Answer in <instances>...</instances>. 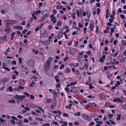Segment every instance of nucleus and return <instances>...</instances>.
I'll list each match as a JSON object with an SVG mask.
<instances>
[{
	"label": "nucleus",
	"instance_id": "1",
	"mask_svg": "<svg viewBox=\"0 0 126 126\" xmlns=\"http://www.w3.org/2000/svg\"><path fill=\"white\" fill-rule=\"evenodd\" d=\"M26 96L25 95H16L14 96V98L17 99L18 100H23L24 98H26Z\"/></svg>",
	"mask_w": 126,
	"mask_h": 126
},
{
	"label": "nucleus",
	"instance_id": "2",
	"mask_svg": "<svg viewBox=\"0 0 126 126\" xmlns=\"http://www.w3.org/2000/svg\"><path fill=\"white\" fill-rule=\"evenodd\" d=\"M81 116L84 118L87 121H90L92 120V119L86 114H82L81 115Z\"/></svg>",
	"mask_w": 126,
	"mask_h": 126
},
{
	"label": "nucleus",
	"instance_id": "3",
	"mask_svg": "<svg viewBox=\"0 0 126 126\" xmlns=\"http://www.w3.org/2000/svg\"><path fill=\"white\" fill-rule=\"evenodd\" d=\"M6 35H5L3 36L0 37V43H3L5 41H7L6 38L7 37Z\"/></svg>",
	"mask_w": 126,
	"mask_h": 126
},
{
	"label": "nucleus",
	"instance_id": "4",
	"mask_svg": "<svg viewBox=\"0 0 126 126\" xmlns=\"http://www.w3.org/2000/svg\"><path fill=\"white\" fill-rule=\"evenodd\" d=\"M42 14L43 15L45 16H49V11L47 10H44L43 12L42 13Z\"/></svg>",
	"mask_w": 126,
	"mask_h": 126
},
{
	"label": "nucleus",
	"instance_id": "5",
	"mask_svg": "<svg viewBox=\"0 0 126 126\" xmlns=\"http://www.w3.org/2000/svg\"><path fill=\"white\" fill-rule=\"evenodd\" d=\"M50 64L48 63H45V66L44 67L45 70L47 71H48L50 68H49Z\"/></svg>",
	"mask_w": 126,
	"mask_h": 126
},
{
	"label": "nucleus",
	"instance_id": "6",
	"mask_svg": "<svg viewBox=\"0 0 126 126\" xmlns=\"http://www.w3.org/2000/svg\"><path fill=\"white\" fill-rule=\"evenodd\" d=\"M18 126H24V122L21 120L19 119L18 121L16 122Z\"/></svg>",
	"mask_w": 126,
	"mask_h": 126
},
{
	"label": "nucleus",
	"instance_id": "7",
	"mask_svg": "<svg viewBox=\"0 0 126 126\" xmlns=\"http://www.w3.org/2000/svg\"><path fill=\"white\" fill-rule=\"evenodd\" d=\"M106 57V56L105 55H102V57L100 58V59L99 60V62H101V63H103L104 62V60L105 59Z\"/></svg>",
	"mask_w": 126,
	"mask_h": 126
},
{
	"label": "nucleus",
	"instance_id": "8",
	"mask_svg": "<svg viewBox=\"0 0 126 126\" xmlns=\"http://www.w3.org/2000/svg\"><path fill=\"white\" fill-rule=\"evenodd\" d=\"M63 31L61 30V31L60 30L59 31V32L58 34V39H60L61 38L63 35Z\"/></svg>",
	"mask_w": 126,
	"mask_h": 126
},
{
	"label": "nucleus",
	"instance_id": "9",
	"mask_svg": "<svg viewBox=\"0 0 126 126\" xmlns=\"http://www.w3.org/2000/svg\"><path fill=\"white\" fill-rule=\"evenodd\" d=\"M10 28L8 26L6 25L5 28L4 30L5 32L7 33H9L10 32Z\"/></svg>",
	"mask_w": 126,
	"mask_h": 126
},
{
	"label": "nucleus",
	"instance_id": "10",
	"mask_svg": "<svg viewBox=\"0 0 126 126\" xmlns=\"http://www.w3.org/2000/svg\"><path fill=\"white\" fill-rule=\"evenodd\" d=\"M53 58H49L48 60L46 61L45 62L47 63H48L49 64H50V63L53 61Z\"/></svg>",
	"mask_w": 126,
	"mask_h": 126
},
{
	"label": "nucleus",
	"instance_id": "11",
	"mask_svg": "<svg viewBox=\"0 0 126 126\" xmlns=\"http://www.w3.org/2000/svg\"><path fill=\"white\" fill-rule=\"evenodd\" d=\"M29 106L32 108L34 109L36 108H38L37 106L35 104H29Z\"/></svg>",
	"mask_w": 126,
	"mask_h": 126
},
{
	"label": "nucleus",
	"instance_id": "12",
	"mask_svg": "<svg viewBox=\"0 0 126 126\" xmlns=\"http://www.w3.org/2000/svg\"><path fill=\"white\" fill-rule=\"evenodd\" d=\"M20 66L21 67V70L23 71H25V69L27 70V72L28 71V70L27 68L23 66L22 65H20Z\"/></svg>",
	"mask_w": 126,
	"mask_h": 126
},
{
	"label": "nucleus",
	"instance_id": "13",
	"mask_svg": "<svg viewBox=\"0 0 126 126\" xmlns=\"http://www.w3.org/2000/svg\"><path fill=\"white\" fill-rule=\"evenodd\" d=\"M20 82L19 83L21 85H23L25 84V80L22 79H20Z\"/></svg>",
	"mask_w": 126,
	"mask_h": 126
},
{
	"label": "nucleus",
	"instance_id": "14",
	"mask_svg": "<svg viewBox=\"0 0 126 126\" xmlns=\"http://www.w3.org/2000/svg\"><path fill=\"white\" fill-rule=\"evenodd\" d=\"M113 101L115 102H121V99L119 98H116L113 100Z\"/></svg>",
	"mask_w": 126,
	"mask_h": 126
},
{
	"label": "nucleus",
	"instance_id": "15",
	"mask_svg": "<svg viewBox=\"0 0 126 126\" xmlns=\"http://www.w3.org/2000/svg\"><path fill=\"white\" fill-rule=\"evenodd\" d=\"M16 28H15V26H14V29L16 28L17 29L19 30H22L23 29V28L22 27V26H16Z\"/></svg>",
	"mask_w": 126,
	"mask_h": 126
},
{
	"label": "nucleus",
	"instance_id": "16",
	"mask_svg": "<svg viewBox=\"0 0 126 126\" xmlns=\"http://www.w3.org/2000/svg\"><path fill=\"white\" fill-rule=\"evenodd\" d=\"M91 105L93 107H94L96 109H97L98 108V106L95 103H92Z\"/></svg>",
	"mask_w": 126,
	"mask_h": 126
},
{
	"label": "nucleus",
	"instance_id": "17",
	"mask_svg": "<svg viewBox=\"0 0 126 126\" xmlns=\"http://www.w3.org/2000/svg\"><path fill=\"white\" fill-rule=\"evenodd\" d=\"M71 70L69 68H67L65 69V72L66 73H69L71 72Z\"/></svg>",
	"mask_w": 126,
	"mask_h": 126
},
{
	"label": "nucleus",
	"instance_id": "18",
	"mask_svg": "<svg viewBox=\"0 0 126 126\" xmlns=\"http://www.w3.org/2000/svg\"><path fill=\"white\" fill-rule=\"evenodd\" d=\"M10 79V78L8 79L6 78H4L2 79V81L3 82H6L8 81Z\"/></svg>",
	"mask_w": 126,
	"mask_h": 126
},
{
	"label": "nucleus",
	"instance_id": "19",
	"mask_svg": "<svg viewBox=\"0 0 126 126\" xmlns=\"http://www.w3.org/2000/svg\"><path fill=\"white\" fill-rule=\"evenodd\" d=\"M94 27V23H91L90 24V28L91 30L92 31L93 30Z\"/></svg>",
	"mask_w": 126,
	"mask_h": 126
},
{
	"label": "nucleus",
	"instance_id": "20",
	"mask_svg": "<svg viewBox=\"0 0 126 126\" xmlns=\"http://www.w3.org/2000/svg\"><path fill=\"white\" fill-rule=\"evenodd\" d=\"M8 102L11 103H15L16 101L14 99H12L10 100H9Z\"/></svg>",
	"mask_w": 126,
	"mask_h": 126
},
{
	"label": "nucleus",
	"instance_id": "21",
	"mask_svg": "<svg viewBox=\"0 0 126 126\" xmlns=\"http://www.w3.org/2000/svg\"><path fill=\"white\" fill-rule=\"evenodd\" d=\"M16 33L15 32H13L11 34V40H12L14 38V36L15 34Z\"/></svg>",
	"mask_w": 126,
	"mask_h": 126
},
{
	"label": "nucleus",
	"instance_id": "22",
	"mask_svg": "<svg viewBox=\"0 0 126 126\" xmlns=\"http://www.w3.org/2000/svg\"><path fill=\"white\" fill-rule=\"evenodd\" d=\"M99 97L100 98L103 99H105L106 97V96L105 95L102 94H101L100 95Z\"/></svg>",
	"mask_w": 126,
	"mask_h": 126
},
{
	"label": "nucleus",
	"instance_id": "23",
	"mask_svg": "<svg viewBox=\"0 0 126 126\" xmlns=\"http://www.w3.org/2000/svg\"><path fill=\"white\" fill-rule=\"evenodd\" d=\"M31 79L33 81H37V79L36 77L35 76H33L31 78Z\"/></svg>",
	"mask_w": 126,
	"mask_h": 126
},
{
	"label": "nucleus",
	"instance_id": "24",
	"mask_svg": "<svg viewBox=\"0 0 126 126\" xmlns=\"http://www.w3.org/2000/svg\"><path fill=\"white\" fill-rule=\"evenodd\" d=\"M108 61H112V58L110 56H108L107 58Z\"/></svg>",
	"mask_w": 126,
	"mask_h": 126
},
{
	"label": "nucleus",
	"instance_id": "25",
	"mask_svg": "<svg viewBox=\"0 0 126 126\" xmlns=\"http://www.w3.org/2000/svg\"><path fill=\"white\" fill-rule=\"evenodd\" d=\"M121 84V83L119 81H117L116 83L115 84V86L116 87H117L119 86Z\"/></svg>",
	"mask_w": 126,
	"mask_h": 126
},
{
	"label": "nucleus",
	"instance_id": "26",
	"mask_svg": "<svg viewBox=\"0 0 126 126\" xmlns=\"http://www.w3.org/2000/svg\"><path fill=\"white\" fill-rule=\"evenodd\" d=\"M73 51V49H70L69 50V51L70 54H73L74 53V52Z\"/></svg>",
	"mask_w": 126,
	"mask_h": 126
},
{
	"label": "nucleus",
	"instance_id": "27",
	"mask_svg": "<svg viewBox=\"0 0 126 126\" xmlns=\"http://www.w3.org/2000/svg\"><path fill=\"white\" fill-rule=\"evenodd\" d=\"M116 28V27H115L114 28H111L110 29V31L111 32H114V31L115 29Z\"/></svg>",
	"mask_w": 126,
	"mask_h": 126
},
{
	"label": "nucleus",
	"instance_id": "28",
	"mask_svg": "<svg viewBox=\"0 0 126 126\" xmlns=\"http://www.w3.org/2000/svg\"><path fill=\"white\" fill-rule=\"evenodd\" d=\"M121 42L124 46L126 45V40H122Z\"/></svg>",
	"mask_w": 126,
	"mask_h": 126
},
{
	"label": "nucleus",
	"instance_id": "29",
	"mask_svg": "<svg viewBox=\"0 0 126 126\" xmlns=\"http://www.w3.org/2000/svg\"><path fill=\"white\" fill-rule=\"evenodd\" d=\"M76 15V13L75 12H73L72 14V17L73 18V19H75V18L76 17L75 16Z\"/></svg>",
	"mask_w": 126,
	"mask_h": 126
},
{
	"label": "nucleus",
	"instance_id": "30",
	"mask_svg": "<svg viewBox=\"0 0 126 126\" xmlns=\"http://www.w3.org/2000/svg\"><path fill=\"white\" fill-rule=\"evenodd\" d=\"M120 16L122 20L124 19L125 18V16L123 14H121Z\"/></svg>",
	"mask_w": 126,
	"mask_h": 126
},
{
	"label": "nucleus",
	"instance_id": "31",
	"mask_svg": "<svg viewBox=\"0 0 126 126\" xmlns=\"http://www.w3.org/2000/svg\"><path fill=\"white\" fill-rule=\"evenodd\" d=\"M111 105V103L109 102H108L106 103L105 104L106 106L107 107H110V106Z\"/></svg>",
	"mask_w": 126,
	"mask_h": 126
},
{
	"label": "nucleus",
	"instance_id": "32",
	"mask_svg": "<svg viewBox=\"0 0 126 126\" xmlns=\"http://www.w3.org/2000/svg\"><path fill=\"white\" fill-rule=\"evenodd\" d=\"M108 115L109 118L110 119H112V118L113 117V115L112 114H108Z\"/></svg>",
	"mask_w": 126,
	"mask_h": 126
},
{
	"label": "nucleus",
	"instance_id": "33",
	"mask_svg": "<svg viewBox=\"0 0 126 126\" xmlns=\"http://www.w3.org/2000/svg\"><path fill=\"white\" fill-rule=\"evenodd\" d=\"M57 24L58 26H61L62 25V22H60V21L58 20L57 21Z\"/></svg>",
	"mask_w": 126,
	"mask_h": 126
},
{
	"label": "nucleus",
	"instance_id": "34",
	"mask_svg": "<svg viewBox=\"0 0 126 126\" xmlns=\"http://www.w3.org/2000/svg\"><path fill=\"white\" fill-rule=\"evenodd\" d=\"M87 97L89 98H91L92 99H94L95 98V96H93V95H90L88 96H87Z\"/></svg>",
	"mask_w": 126,
	"mask_h": 126
},
{
	"label": "nucleus",
	"instance_id": "35",
	"mask_svg": "<svg viewBox=\"0 0 126 126\" xmlns=\"http://www.w3.org/2000/svg\"><path fill=\"white\" fill-rule=\"evenodd\" d=\"M88 64L87 63H85L84 64V67L86 68H88Z\"/></svg>",
	"mask_w": 126,
	"mask_h": 126
},
{
	"label": "nucleus",
	"instance_id": "36",
	"mask_svg": "<svg viewBox=\"0 0 126 126\" xmlns=\"http://www.w3.org/2000/svg\"><path fill=\"white\" fill-rule=\"evenodd\" d=\"M87 103V101L86 100H84L82 102H80V103L81 104H83V103Z\"/></svg>",
	"mask_w": 126,
	"mask_h": 126
},
{
	"label": "nucleus",
	"instance_id": "37",
	"mask_svg": "<svg viewBox=\"0 0 126 126\" xmlns=\"http://www.w3.org/2000/svg\"><path fill=\"white\" fill-rule=\"evenodd\" d=\"M3 68L5 70H6L8 71H10L11 70L10 68H8V67H3Z\"/></svg>",
	"mask_w": 126,
	"mask_h": 126
},
{
	"label": "nucleus",
	"instance_id": "38",
	"mask_svg": "<svg viewBox=\"0 0 126 126\" xmlns=\"http://www.w3.org/2000/svg\"><path fill=\"white\" fill-rule=\"evenodd\" d=\"M63 7L62 6H57L56 7V9H60L62 8Z\"/></svg>",
	"mask_w": 126,
	"mask_h": 126
},
{
	"label": "nucleus",
	"instance_id": "39",
	"mask_svg": "<svg viewBox=\"0 0 126 126\" xmlns=\"http://www.w3.org/2000/svg\"><path fill=\"white\" fill-rule=\"evenodd\" d=\"M92 84L91 83H90L89 84V88L91 89H92V88H94V86L92 85Z\"/></svg>",
	"mask_w": 126,
	"mask_h": 126
},
{
	"label": "nucleus",
	"instance_id": "40",
	"mask_svg": "<svg viewBox=\"0 0 126 126\" xmlns=\"http://www.w3.org/2000/svg\"><path fill=\"white\" fill-rule=\"evenodd\" d=\"M44 20L45 19H44V17H41V19H40V20L39 22L40 23H41V22H42L43 21H44Z\"/></svg>",
	"mask_w": 126,
	"mask_h": 126
},
{
	"label": "nucleus",
	"instance_id": "41",
	"mask_svg": "<svg viewBox=\"0 0 126 126\" xmlns=\"http://www.w3.org/2000/svg\"><path fill=\"white\" fill-rule=\"evenodd\" d=\"M8 89L10 92H11L13 90V88L12 86H10L9 87Z\"/></svg>",
	"mask_w": 126,
	"mask_h": 126
},
{
	"label": "nucleus",
	"instance_id": "42",
	"mask_svg": "<svg viewBox=\"0 0 126 126\" xmlns=\"http://www.w3.org/2000/svg\"><path fill=\"white\" fill-rule=\"evenodd\" d=\"M121 114H119V116H118L117 120V121L119 120L120 121V117L121 116Z\"/></svg>",
	"mask_w": 126,
	"mask_h": 126
},
{
	"label": "nucleus",
	"instance_id": "43",
	"mask_svg": "<svg viewBox=\"0 0 126 126\" xmlns=\"http://www.w3.org/2000/svg\"><path fill=\"white\" fill-rule=\"evenodd\" d=\"M15 90L16 91H20L21 90L19 88L16 87L15 88Z\"/></svg>",
	"mask_w": 126,
	"mask_h": 126
},
{
	"label": "nucleus",
	"instance_id": "44",
	"mask_svg": "<svg viewBox=\"0 0 126 126\" xmlns=\"http://www.w3.org/2000/svg\"><path fill=\"white\" fill-rule=\"evenodd\" d=\"M100 11V9L99 8H97V15L99 14Z\"/></svg>",
	"mask_w": 126,
	"mask_h": 126
},
{
	"label": "nucleus",
	"instance_id": "45",
	"mask_svg": "<svg viewBox=\"0 0 126 126\" xmlns=\"http://www.w3.org/2000/svg\"><path fill=\"white\" fill-rule=\"evenodd\" d=\"M38 124V123L37 122H32L31 123V125H37Z\"/></svg>",
	"mask_w": 126,
	"mask_h": 126
},
{
	"label": "nucleus",
	"instance_id": "46",
	"mask_svg": "<svg viewBox=\"0 0 126 126\" xmlns=\"http://www.w3.org/2000/svg\"><path fill=\"white\" fill-rule=\"evenodd\" d=\"M61 86V84L60 83H58L56 85V87L57 88L60 87Z\"/></svg>",
	"mask_w": 126,
	"mask_h": 126
},
{
	"label": "nucleus",
	"instance_id": "47",
	"mask_svg": "<svg viewBox=\"0 0 126 126\" xmlns=\"http://www.w3.org/2000/svg\"><path fill=\"white\" fill-rule=\"evenodd\" d=\"M50 125L49 123H45L43 125V126H49Z\"/></svg>",
	"mask_w": 126,
	"mask_h": 126
},
{
	"label": "nucleus",
	"instance_id": "48",
	"mask_svg": "<svg viewBox=\"0 0 126 126\" xmlns=\"http://www.w3.org/2000/svg\"><path fill=\"white\" fill-rule=\"evenodd\" d=\"M24 121L25 123H28L29 122V121L27 119H25L24 120Z\"/></svg>",
	"mask_w": 126,
	"mask_h": 126
},
{
	"label": "nucleus",
	"instance_id": "49",
	"mask_svg": "<svg viewBox=\"0 0 126 126\" xmlns=\"http://www.w3.org/2000/svg\"><path fill=\"white\" fill-rule=\"evenodd\" d=\"M27 30L26 29L22 31V33L23 34H25L27 32Z\"/></svg>",
	"mask_w": 126,
	"mask_h": 126
},
{
	"label": "nucleus",
	"instance_id": "50",
	"mask_svg": "<svg viewBox=\"0 0 126 126\" xmlns=\"http://www.w3.org/2000/svg\"><path fill=\"white\" fill-rule=\"evenodd\" d=\"M10 122L11 124H13L14 125H15L16 124L15 121L13 120H12Z\"/></svg>",
	"mask_w": 126,
	"mask_h": 126
},
{
	"label": "nucleus",
	"instance_id": "51",
	"mask_svg": "<svg viewBox=\"0 0 126 126\" xmlns=\"http://www.w3.org/2000/svg\"><path fill=\"white\" fill-rule=\"evenodd\" d=\"M96 123L99 124H102L103 123V122L102 121H96Z\"/></svg>",
	"mask_w": 126,
	"mask_h": 126
},
{
	"label": "nucleus",
	"instance_id": "52",
	"mask_svg": "<svg viewBox=\"0 0 126 126\" xmlns=\"http://www.w3.org/2000/svg\"><path fill=\"white\" fill-rule=\"evenodd\" d=\"M53 104H54V105H55V106H56V105L57 102L56 101V100H53Z\"/></svg>",
	"mask_w": 126,
	"mask_h": 126
},
{
	"label": "nucleus",
	"instance_id": "53",
	"mask_svg": "<svg viewBox=\"0 0 126 126\" xmlns=\"http://www.w3.org/2000/svg\"><path fill=\"white\" fill-rule=\"evenodd\" d=\"M35 83L34 82H32L31 83V84L30 85V86L32 87H34V86L33 85H34V84Z\"/></svg>",
	"mask_w": 126,
	"mask_h": 126
},
{
	"label": "nucleus",
	"instance_id": "54",
	"mask_svg": "<svg viewBox=\"0 0 126 126\" xmlns=\"http://www.w3.org/2000/svg\"><path fill=\"white\" fill-rule=\"evenodd\" d=\"M24 94L27 96V97H29L30 96V94L28 93L27 92H24Z\"/></svg>",
	"mask_w": 126,
	"mask_h": 126
},
{
	"label": "nucleus",
	"instance_id": "55",
	"mask_svg": "<svg viewBox=\"0 0 126 126\" xmlns=\"http://www.w3.org/2000/svg\"><path fill=\"white\" fill-rule=\"evenodd\" d=\"M109 121L111 122L112 125H115V123L114 121L110 120H109Z\"/></svg>",
	"mask_w": 126,
	"mask_h": 126
},
{
	"label": "nucleus",
	"instance_id": "56",
	"mask_svg": "<svg viewBox=\"0 0 126 126\" xmlns=\"http://www.w3.org/2000/svg\"><path fill=\"white\" fill-rule=\"evenodd\" d=\"M119 52L118 51L114 55V57H116L117 56Z\"/></svg>",
	"mask_w": 126,
	"mask_h": 126
},
{
	"label": "nucleus",
	"instance_id": "57",
	"mask_svg": "<svg viewBox=\"0 0 126 126\" xmlns=\"http://www.w3.org/2000/svg\"><path fill=\"white\" fill-rule=\"evenodd\" d=\"M52 99L51 98L47 99V102L50 103L51 102Z\"/></svg>",
	"mask_w": 126,
	"mask_h": 126
},
{
	"label": "nucleus",
	"instance_id": "58",
	"mask_svg": "<svg viewBox=\"0 0 126 126\" xmlns=\"http://www.w3.org/2000/svg\"><path fill=\"white\" fill-rule=\"evenodd\" d=\"M63 115H64V117H68L69 116L68 115L65 113H63Z\"/></svg>",
	"mask_w": 126,
	"mask_h": 126
},
{
	"label": "nucleus",
	"instance_id": "59",
	"mask_svg": "<svg viewBox=\"0 0 126 126\" xmlns=\"http://www.w3.org/2000/svg\"><path fill=\"white\" fill-rule=\"evenodd\" d=\"M101 4L100 3H96V6L98 7H99L100 6Z\"/></svg>",
	"mask_w": 126,
	"mask_h": 126
},
{
	"label": "nucleus",
	"instance_id": "60",
	"mask_svg": "<svg viewBox=\"0 0 126 126\" xmlns=\"http://www.w3.org/2000/svg\"><path fill=\"white\" fill-rule=\"evenodd\" d=\"M63 34L65 35L66 39H67L68 38L66 33H65V32H64Z\"/></svg>",
	"mask_w": 126,
	"mask_h": 126
},
{
	"label": "nucleus",
	"instance_id": "61",
	"mask_svg": "<svg viewBox=\"0 0 126 126\" xmlns=\"http://www.w3.org/2000/svg\"><path fill=\"white\" fill-rule=\"evenodd\" d=\"M65 67V66L63 64H62L61 65V66L60 68V69L61 70L62 69V68H63L64 67Z\"/></svg>",
	"mask_w": 126,
	"mask_h": 126
},
{
	"label": "nucleus",
	"instance_id": "62",
	"mask_svg": "<svg viewBox=\"0 0 126 126\" xmlns=\"http://www.w3.org/2000/svg\"><path fill=\"white\" fill-rule=\"evenodd\" d=\"M30 97L32 99H33L34 98V96L33 95H30Z\"/></svg>",
	"mask_w": 126,
	"mask_h": 126
},
{
	"label": "nucleus",
	"instance_id": "63",
	"mask_svg": "<svg viewBox=\"0 0 126 126\" xmlns=\"http://www.w3.org/2000/svg\"><path fill=\"white\" fill-rule=\"evenodd\" d=\"M118 12L120 13H121L123 11H122V9L121 8H119L118 10Z\"/></svg>",
	"mask_w": 126,
	"mask_h": 126
},
{
	"label": "nucleus",
	"instance_id": "64",
	"mask_svg": "<svg viewBox=\"0 0 126 126\" xmlns=\"http://www.w3.org/2000/svg\"><path fill=\"white\" fill-rule=\"evenodd\" d=\"M94 122H91L90 123L89 125L90 126H92L93 125H94Z\"/></svg>",
	"mask_w": 126,
	"mask_h": 126
}]
</instances>
